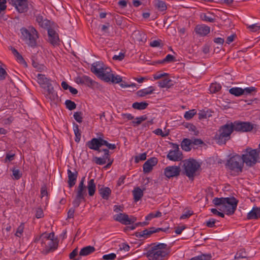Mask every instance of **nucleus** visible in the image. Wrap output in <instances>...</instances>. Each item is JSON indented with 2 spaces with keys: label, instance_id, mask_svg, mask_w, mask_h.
I'll return each mask as SVG.
<instances>
[{
  "label": "nucleus",
  "instance_id": "nucleus-1",
  "mask_svg": "<svg viewBox=\"0 0 260 260\" xmlns=\"http://www.w3.org/2000/svg\"><path fill=\"white\" fill-rule=\"evenodd\" d=\"M233 129L229 123L221 126L214 137L216 143L219 145H225L226 142L231 139Z\"/></svg>",
  "mask_w": 260,
  "mask_h": 260
},
{
  "label": "nucleus",
  "instance_id": "nucleus-2",
  "mask_svg": "<svg viewBox=\"0 0 260 260\" xmlns=\"http://www.w3.org/2000/svg\"><path fill=\"white\" fill-rule=\"evenodd\" d=\"M184 170L183 174L187 176L192 181L196 175V172L200 168L201 166L198 162L193 158H189L183 161Z\"/></svg>",
  "mask_w": 260,
  "mask_h": 260
},
{
  "label": "nucleus",
  "instance_id": "nucleus-3",
  "mask_svg": "<svg viewBox=\"0 0 260 260\" xmlns=\"http://www.w3.org/2000/svg\"><path fill=\"white\" fill-rule=\"evenodd\" d=\"M242 152V158L246 165L249 167L254 166L258 160L256 157V150L248 147L243 150Z\"/></svg>",
  "mask_w": 260,
  "mask_h": 260
},
{
  "label": "nucleus",
  "instance_id": "nucleus-4",
  "mask_svg": "<svg viewBox=\"0 0 260 260\" xmlns=\"http://www.w3.org/2000/svg\"><path fill=\"white\" fill-rule=\"evenodd\" d=\"M244 164V162L242 160V156L238 154H236L231 157L228 160L226 166L231 170L242 172Z\"/></svg>",
  "mask_w": 260,
  "mask_h": 260
},
{
  "label": "nucleus",
  "instance_id": "nucleus-5",
  "mask_svg": "<svg viewBox=\"0 0 260 260\" xmlns=\"http://www.w3.org/2000/svg\"><path fill=\"white\" fill-rule=\"evenodd\" d=\"M170 254V250H154V247L151 248L145 254L149 260H163Z\"/></svg>",
  "mask_w": 260,
  "mask_h": 260
},
{
  "label": "nucleus",
  "instance_id": "nucleus-6",
  "mask_svg": "<svg viewBox=\"0 0 260 260\" xmlns=\"http://www.w3.org/2000/svg\"><path fill=\"white\" fill-rule=\"evenodd\" d=\"M232 127L233 132L235 131L246 132L251 131L253 128V125L250 122L235 121L234 123H229Z\"/></svg>",
  "mask_w": 260,
  "mask_h": 260
},
{
  "label": "nucleus",
  "instance_id": "nucleus-7",
  "mask_svg": "<svg viewBox=\"0 0 260 260\" xmlns=\"http://www.w3.org/2000/svg\"><path fill=\"white\" fill-rule=\"evenodd\" d=\"M225 200L223 209L226 210V214L229 215L233 214L236 210L238 200L234 197L225 198Z\"/></svg>",
  "mask_w": 260,
  "mask_h": 260
},
{
  "label": "nucleus",
  "instance_id": "nucleus-8",
  "mask_svg": "<svg viewBox=\"0 0 260 260\" xmlns=\"http://www.w3.org/2000/svg\"><path fill=\"white\" fill-rule=\"evenodd\" d=\"M21 39L31 47H35L37 45L36 38L33 36L27 29L22 27L20 29Z\"/></svg>",
  "mask_w": 260,
  "mask_h": 260
},
{
  "label": "nucleus",
  "instance_id": "nucleus-9",
  "mask_svg": "<svg viewBox=\"0 0 260 260\" xmlns=\"http://www.w3.org/2000/svg\"><path fill=\"white\" fill-rule=\"evenodd\" d=\"M8 1L15 6L19 13H24L27 11V0H8Z\"/></svg>",
  "mask_w": 260,
  "mask_h": 260
},
{
  "label": "nucleus",
  "instance_id": "nucleus-10",
  "mask_svg": "<svg viewBox=\"0 0 260 260\" xmlns=\"http://www.w3.org/2000/svg\"><path fill=\"white\" fill-rule=\"evenodd\" d=\"M181 171V168L179 166H168L164 169V174L168 178L177 177L180 175Z\"/></svg>",
  "mask_w": 260,
  "mask_h": 260
},
{
  "label": "nucleus",
  "instance_id": "nucleus-11",
  "mask_svg": "<svg viewBox=\"0 0 260 260\" xmlns=\"http://www.w3.org/2000/svg\"><path fill=\"white\" fill-rule=\"evenodd\" d=\"M43 94L46 99L50 100L51 102L55 104L57 102L58 99V95L53 86L50 87L47 90H44Z\"/></svg>",
  "mask_w": 260,
  "mask_h": 260
},
{
  "label": "nucleus",
  "instance_id": "nucleus-12",
  "mask_svg": "<svg viewBox=\"0 0 260 260\" xmlns=\"http://www.w3.org/2000/svg\"><path fill=\"white\" fill-rule=\"evenodd\" d=\"M78 84H85L88 87H93L96 82L87 76H78L75 80Z\"/></svg>",
  "mask_w": 260,
  "mask_h": 260
},
{
  "label": "nucleus",
  "instance_id": "nucleus-13",
  "mask_svg": "<svg viewBox=\"0 0 260 260\" xmlns=\"http://www.w3.org/2000/svg\"><path fill=\"white\" fill-rule=\"evenodd\" d=\"M48 41L53 46L59 44V39L58 34L53 29H48Z\"/></svg>",
  "mask_w": 260,
  "mask_h": 260
},
{
  "label": "nucleus",
  "instance_id": "nucleus-14",
  "mask_svg": "<svg viewBox=\"0 0 260 260\" xmlns=\"http://www.w3.org/2000/svg\"><path fill=\"white\" fill-rule=\"evenodd\" d=\"M94 71L95 72V75L104 81H105L106 77L110 78L111 75L113 74L109 68H104V70H102V71L96 70V69H94Z\"/></svg>",
  "mask_w": 260,
  "mask_h": 260
},
{
  "label": "nucleus",
  "instance_id": "nucleus-15",
  "mask_svg": "<svg viewBox=\"0 0 260 260\" xmlns=\"http://www.w3.org/2000/svg\"><path fill=\"white\" fill-rule=\"evenodd\" d=\"M36 21L41 27L47 29L48 31V29H52L51 28V22L47 19H44L42 15H38L37 16Z\"/></svg>",
  "mask_w": 260,
  "mask_h": 260
},
{
  "label": "nucleus",
  "instance_id": "nucleus-16",
  "mask_svg": "<svg viewBox=\"0 0 260 260\" xmlns=\"http://www.w3.org/2000/svg\"><path fill=\"white\" fill-rule=\"evenodd\" d=\"M68 176V183L70 188L74 186L76 184V181L78 177V172L75 170L74 172H72L70 170L68 169L67 171Z\"/></svg>",
  "mask_w": 260,
  "mask_h": 260
},
{
  "label": "nucleus",
  "instance_id": "nucleus-17",
  "mask_svg": "<svg viewBox=\"0 0 260 260\" xmlns=\"http://www.w3.org/2000/svg\"><path fill=\"white\" fill-rule=\"evenodd\" d=\"M98 191L103 199L108 200L111 193V190L108 187H105L104 185H98Z\"/></svg>",
  "mask_w": 260,
  "mask_h": 260
},
{
  "label": "nucleus",
  "instance_id": "nucleus-18",
  "mask_svg": "<svg viewBox=\"0 0 260 260\" xmlns=\"http://www.w3.org/2000/svg\"><path fill=\"white\" fill-rule=\"evenodd\" d=\"M58 246V241L57 240L55 241H50L48 245H46L45 248L42 251L44 254H47L57 249Z\"/></svg>",
  "mask_w": 260,
  "mask_h": 260
},
{
  "label": "nucleus",
  "instance_id": "nucleus-19",
  "mask_svg": "<svg viewBox=\"0 0 260 260\" xmlns=\"http://www.w3.org/2000/svg\"><path fill=\"white\" fill-rule=\"evenodd\" d=\"M132 37L135 42L144 43L146 41V35L139 30L134 31L132 35Z\"/></svg>",
  "mask_w": 260,
  "mask_h": 260
},
{
  "label": "nucleus",
  "instance_id": "nucleus-20",
  "mask_svg": "<svg viewBox=\"0 0 260 260\" xmlns=\"http://www.w3.org/2000/svg\"><path fill=\"white\" fill-rule=\"evenodd\" d=\"M99 140V138H92L90 141L86 142V146L90 149L96 150L100 152H101V149H100Z\"/></svg>",
  "mask_w": 260,
  "mask_h": 260
},
{
  "label": "nucleus",
  "instance_id": "nucleus-21",
  "mask_svg": "<svg viewBox=\"0 0 260 260\" xmlns=\"http://www.w3.org/2000/svg\"><path fill=\"white\" fill-rule=\"evenodd\" d=\"M196 32L201 36H205L210 32V27L205 25H198L196 26Z\"/></svg>",
  "mask_w": 260,
  "mask_h": 260
},
{
  "label": "nucleus",
  "instance_id": "nucleus-22",
  "mask_svg": "<svg viewBox=\"0 0 260 260\" xmlns=\"http://www.w3.org/2000/svg\"><path fill=\"white\" fill-rule=\"evenodd\" d=\"M260 218V207L254 206L247 214L248 219H257Z\"/></svg>",
  "mask_w": 260,
  "mask_h": 260
},
{
  "label": "nucleus",
  "instance_id": "nucleus-23",
  "mask_svg": "<svg viewBox=\"0 0 260 260\" xmlns=\"http://www.w3.org/2000/svg\"><path fill=\"white\" fill-rule=\"evenodd\" d=\"M85 177H83L80 181L78 186L77 192L76 196L78 198L85 197L86 196V186L84 184Z\"/></svg>",
  "mask_w": 260,
  "mask_h": 260
},
{
  "label": "nucleus",
  "instance_id": "nucleus-24",
  "mask_svg": "<svg viewBox=\"0 0 260 260\" xmlns=\"http://www.w3.org/2000/svg\"><path fill=\"white\" fill-rule=\"evenodd\" d=\"M37 79L38 82L42 88L45 87V86L51 83V80L47 78L45 75L43 74H38Z\"/></svg>",
  "mask_w": 260,
  "mask_h": 260
},
{
  "label": "nucleus",
  "instance_id": "nucleus-25",
  "mask_svg": "<svg viewBox=\"0 0 260 260\" xmlns=\"http://www.w3.org/2000/svg\"><path fill=\"white\" fill-rule=\"evenodd\" d=\"M113 219L116 221H118L121 223L126 225V222L128 221V215L125 213H119L115 215Z\"/></svg>",
  "mask_w": 260,
  "mask_h": 260
},
{
  "label": "nucleus",
  "instance_id": "nucleus-26",
  "mask_svg": "<svg viewBox=\"0 0 260 260\" xmlns=\"http://www.w3.org/2000/svg\"><path fill=\"white\" fill-rule=\"evenodd\" d=\"M95 248L92 246H87L82 248L79 252L80 256H87L94 252Z\"/></svg>",
  "mask_w": 260,
  "mask_h": 260
},
{
  "label": "nucleus",
  "instance_id": "nucleus-27",
  "mask_svg": "<svg viewBox=\"0 0 260 260\" xmlns=\"http://www.w3.org/2000/svg\"><path fill=\"white\" fill-rule=\"evenodd\" d=\"M105 82H111L113 84H117L122 82V78L119 75L115 76L114 74L111 75L110 78L106 77L105 78Z\"/></svg>",
  "mask_w": 260,
  "mask_h": 260
},
{
  "label": "nucleus",
  "instance_id": "nucleus-28",
  "mask_svg": "<svg viewBox=\"0 0 260 260\" xmlns=\"http://www.w3.org/2000/svg\"><path fill=\"white\" fill-rule=\"evenodd\" d=\"M192 140L188 138L183 140L181 144L182 149L185 151H189L191 149Z\"/></svg>",
  "mask_w": 260,
  "mask_h": 260
},
{
  "label": "nucleus",
  "instance_id": "nucleus-29",
  "mask_svg": "<svg viewBox=\"0 0 260 260\" xmlns=\"http://www.w3.org/2000/svg\"><path fill=\"white\" fill-rule=\"evenodd\" d=\"M133 194L135 202H137L143 196V191L139 187H137L133 190Z\"/></svg>",
  "mask_w": 260,
  "mask_h": 260
},
{
  "label": "nucleus",
  "instance_id": "nucleus-30",
  "mask_svg": "<svg viewBox=\"0 0 260 260\" xmlns=\"http://www.w3.org/2000/svg\"><path fill=\"white\" fill-rule=\"evenodd\" d=\"M87 188L89 196L90 197L93 196L94 194L96 189V185L93 179H91L88 181Z\"/></svg>",
  "mask_w": 260,
  "mask_h": 260
},
{
  "label": "nucleus",
  "instance_id": "nucleus-31",
  "mask_svg": "<svg viewBox=\"0 0 260 260\" xmlns=\"http://www.w3.org/2000/svg\"><path fill=\"white\" fill-rule=\"evenodd\" d=\"M229 237V233H224L221 234H216L210 236V238L216 239L220 241H227Z\"/></svg>",
  "mask_w": 260,
  "mask_h": 260
},
{
  "label": "nucleus",
  "instance_id": "nucleus-32",
  "mask_svg": "<svg viewBox=\"0 0 260 260\" xmlns=\"http://www.w3.org/2000/svg\"><path fill=\"white\" fill-rule=\"evenodd\" d=\"M167 157L170 160L175 161L181 160L183 158V156L179 155L177 153L172 151V150H170L168 154Z\"/></svg>",
  "mask_w": 260,
  "mask_h": 260
},
{
  "label": "nucleus",
  "instance_id": "nucleus-33",
  "mask_svg": "<svg viewBox=\"0 0 260 260\" xmlns=\"http://www.w3.org/2000/svg\"><path fill=\"white\" fill-rule=\"evenodd\" d=\"M154 88L153 86H149L148 90L142 89L137 92V95L139 97H143L146 95L151 94L153 92Z\"/></svg>",
  "mask_w": 260,
  "mask_h": 260
},
{
  "label": "nucleus",
  "instance_id": "nucleus-34",
  "mask_svg": "<svg viewBox=\"0 0 260 260\" xmlns=\"http://www.w3.org/2000/svg\"><path fill=\"white\" fill-rule=\"evenodd\" d=\"M172 80L168 78H165L162 80L159 81L158 83V86L161 88H170L173 85L172 83Z\"/></svg>",
  "mask_w": 260,
  "mask_h": 260
},
{
  "label": "nucleus",
  "instance_id": "nucleus-35",
  "mask_svg": "<svg viewBox=\"0 0 260 260\" xmlns=\"http://www.w3.org/2000/svg\"><path fill=\"white\" fill-rule=\"evenodd\" d=\"M148 106V104L146 102H142L140 103L135 102L133 104L132 107L134 109L141 110L145 109Z\"/></svg>",
  "mask_w": 260,
  "mask_h": 260
},
{
  "label": "nucleus",
  "instance_id": "nucleus-36",
  "mask_svg": "<svg viewBox=\"0 0 260 260\" xmlns=\"http://www.w3.org/2000/svg\"><path fill=\"white\" fill-rule=\"evenodd\" d=\"M229 92L236 96L244 94V90L240 87H233L229 90Z\"/></svg>",
  "mask_w": 260,
  "mask_h": 260
},
{
  "label": "nucleus",
  "instance_id": "nucleus-37",
  "mask_svg": "<svg viewBox=\"0 0 260 260\" xmlns=\"http://www.w3.org/2000/svg\"><path fill=\"white\" fill-rule=\"evenodd\" d=\"M104 64L102 62L97 61L94 62L91 64V71L95 75V72L94 71V69H96V70L102 71L104 70Z\"/></svg>",
  "mask_w": 260,
  "mask_h": 260
},
{
  "label": "nucleus",
  "instance_id": "nucleus-38",
  "mask_svg": "<svg viewBox=\"0 0 260 260\" xmlns=\"http://www.w3.org/2000/svg\"><path fill=\"white\" fill-rule=\"evenodd\" d=\"M183 125L184 127L187 128L189 131L194 132V135L197 136L199 134V132L197 130L196 126L193 124L186 122L183 123Z\"/></svg>",
  "mask_w": 260,
  "mask_h": 260
},
{
  "label": "nucleus",
  "instance_id": "nucleus-39",
  "mask_svg": "<svg viewBox=\"0 0 260 260\" xmlns=\"http://www.w3.org/2000/svg\"><path fill=\"white\" fill-rule=\"evenodd\" d=\"M155 6L160 11H165L167 9L166 3L161 1L156 0L155 3Z\"/></svg>",
  "mask_w": 260,
  "mask_h": 260
},
{
  "label": "nucleus",
  "instance_id": "nucleus-40",
  "mask_svg": "<svg viewBox=\"0 0 260 260\" xmlns=\"http://www.w3.org/2000/svg\"><path fill=\"white\" fill-rule=\"evenodd\" d=\"M152 247H154V250H170V248H167V245L165 243H158L157 244L153 243L152 244Z\"/></svg>",
  "mask_w": 260,
  "mask_h": 260
},
{
  "label": "nucleus",
  "instance_id": "nucleus-41",
  "mask_svg": "<svg viewBox=\"0 0 260 260\" xmlns=\"http://www.w3.org/2000/svg\"><path fill=\"white\" fill-rule=\"evenodd\" d=\"M148 224H149V223L147 221L139 222L136 223L135 224H134L132 226H127V227L125 228L124 230L126 231V230H127L128 229H130L131 230H134L137 226H144L148 225Z\"/></svg>",
  "mask_w": 260,
  "mask_h": 260
},
{
  "label": "nucleus",
  "instance_id": "nucleus-42",
  "mask_svg": "<svg viewBox=\"0 0 260 260\" xmlns=\"http://www.w3.org/2000/svg\"><path fill=\"white\" fill-rule=\"evenodd\" d=\"M221 85L217 83H212L210 86V90L212 93H215L219 91L221 89Z\"/></svg>",
  "mask_w": 260,
  "mask_h": 260
},
{
  "label": "nucleus",
  "instance_id": "nucleus-43",
  "mask_svg": "<svg viewBox=\"0 0 260 260\" xmlns=\"http://www.w3.org/2000/svg\"><path fill=\"white\" fill-rule=\"evenodd\" d=\"M32 65L39 72H42L44 71L46 68L45 66H44L43 64H39L34 59H32Z\"/></svg>",
  "mask_w": 260,
  "mask_h": 260
},
{
  "label": "nucleus",
  "instance_id": "nucleus-44",
  "mask_svg": "<svg viewBox=\"0 0 260 260\" xmlns=\"http://www.w3.org/2000/svg\"><path fill=\"white\" fill-rule=\"evenodd\" d=\"M247 258L245 249H240L236 254L234 259Z\"/></svg>",
  "mask_w": 260,
  "mask_h": 260
},
{
  "label": "nucleus",
  "instance_id": "nucleus-45",
  "mask_svg": "<svg viewBox=\"0 0 260 260\" xmlns=\"http://www.w3.org/2000/svg\"><path fill=\"white\" fill-rule=\"evenodd\" d=\"M14 81H15V82L17 84V86L14 85L15 87L17 89H18V90L20 89H23L25 88V85H24L23 82L20 79H19L18 77H16V78H14Z\"/></svg>",
  "mask_w": 260,
  "mask_h": 260
},
{
  "label": "nucleus",
  "instance_id": "nucleus-46",
  "mask_svg": "<svg viewBox=\"0 0 260 260\" xmlns=\"http://www.w3.org/2000/svg\"><path fill=\"white\" fill-rule=\"evenodd\" d=\"M65 105L67 108L71 111L75 109L76 108L75 103L70 100H67L65 101Z\"/></svg>",
  "mask_w": 260,
  "mask_h": 260
},
{
  "label": "nucleus",
  "instance_id": "nucleus-47",
  "mask_svg": "<svg viewBox=\"0 0 260 260\" xmlns=\"http://www.w3.org/2000/svg\"><path fill=\"white\" fill-rule=\"evenodd\" d=\"M201 19L205 21L210 22H215V18H212V17L208 16L206 13H202L200 15Z\"/></svg>",
  "mask_w": 260,
  "mask_h": 260
},
{
  "label": "nucleus",
  "instance_id": "nucleus-48",
  "mask_svg": "<svg viewBox=\"0 0 260 260\" xmlns=\"http://www.w3.org/2000/svg\"><path fill=\"white\" fill-rule=\"evenodd\" d=\"M224 201H225V198H215L213 200V203L215 206L222 205V207L223 208V206L224 205Z\"/></svg>",
  "mask_w": 260,
  "mask_h": 260
},
{
  "label": "nucleus",
  "instance_id": "nucleus-49",
  "mask_svg": "<svg viewBox=\"0 0 260 260\" xmlns=\"http://www.w3.org/2000/svg\"><path fill=\"white\" fill-rule=\"evenodd\" d=\"M197 112L195 109H192L188 111H186L184 114V118L187 120L190 119L196 114Z\"/></svg>",
  "mask_w": 260,
  "mask_h": 260
},
{
  "label": "nucleus",
  "instance_id": "nucleus-50",
  "mask_svg": "<svg viewBox=\"0 0 260 260\" xmlns=\"http://www.w3.org/2000/svg\"><path fill=\"white\" fill-rule=\"evenodd\" d=\"M82 200L85 201V197L78 198V196H76L75 200L73 201V205L74 208L79 207Z\"/></svg>",
  "mask_w": 260,
  "mask_h": 260
},
{
  "label": "nucleus",
  "instance_id": "nucleus-51",
  "mask_svg": "<svg viewBox=\"0 0 260 260\" xmlns=\"http://www.w3.org/2000/svg\"><path fill=\"white\" fill-rule=\"evenodd\" d=\"M142 233L143 235V238L144 239H146L148 237H150L151 235L154 234V230L151 229V228H150L149 229H145L142 231Z\"/></svg>",
  "mask_w": 260,
  "mask_h": 260
},
{
  "label": "nucleus",
  "instance_id": "nucleus-52",
  "mask_svg": "<svg viewBox=\"0 0 260 260\" xmlns=\"http://www.w3.org/2000/svg\"><path fill=\"white\" fill-rule=\"evenodd\" d=\"M143 169L144 173H148L152 171L153 167L148 162L146 161L143 166Z\"/></svg>",
  "mask_w": 260,
  "mask_h": 260
},
{
  "label": "nucleus",
  "instance_id": "nucleus-53",
  "mask_svg": "<svg viewBox=\"0 0 260 260\" xmlns=\"http://www.w3.org/2000/svg\"><path fill=\"white\" fill-rule=\"evenodd\" d=\"M73 117L76 121L79 123L82 122V112H76L73 115Z\"/></svg>",
  "mask_w": 260,
  "mask_h": 260
},
{
  "label": "nucleus",
  "instance_id": "nucleus-54",
  "mask_svg": "<svg viewBox=\"0 0 260 260\" xmlns=\"http://www.w3.org/2000/svg\"><path fill=\"white\" fill-rule=\"evenodd\" d=\"M194 232L191 230H187L183 232V236L184 239H187L194 235Z\"/></svg>",
  "mask_w": 260,
  "mask_h": 260
},
{
  "label": "nucleus",
  "instance_id": "nucleus-55",
  "mask_svg": "<svg viewBox=\"0 0 260 260\" xmlns=\"http://www.w3.org/2000/svg\"><path fill=\"white\" fill-rule=\"evenodd\" d=\"M93 161L94 162L99 165H103L106 164V161L103 157H94Z\"/></svg>",
  "mask_w": 260,
  "mask_h": 260
},
{
  "label": "nucleus",
  "instance_id": "nucleus-56",
  "mask_svg": "<svg viewBox=\"0 0 260 260\" xmlns=\"http://www.w3.org/2000/svg\"><path fill=\"white\" fill-rule=\"evenodd\" d=\"M244 90V94H252L253 92L256 91V88L254 87H250L243 89Z\"/></svg>",
  "mask_w": 260,
  "mask_h": 260
},
{
  "label": "nucleus",
  "instance_id": "nucleus-57",
  "mask_svg": "<svg viewBox=\"0 0 260 260\" xmlns=\"http://www.w3.org/2000/svg\"><path fill=\"white\" fill-rule=\"evenodd\" d=\"M164 61L165 62H171L176 61V59L175 57L172 55L168 54L166 56V57L164 59Z\"/></svg>",
  "mask_w": 260,
  "mask_h": 260
},
{
  "label": "nucleus",
  "instance_id": "nucleus-58",
  "mask_svg": "<svg viewBox=\"0 0 260 260\" xmlns=\"http://www.w3.org/2000/svg\"><path fill=\"white\" fill-rule=\"evenodd\" d=\"M170 144L172 145V147L174 148V150H172V151L177 153L179 155L183 156L182 152L179 150V145L178 144L173 143H171Z\"/></svg>",
  "mask_w": 260,
  "mask_h": 260
},
{
  "label": "nucleus",
  "instance_id": "nucleus-59",
  "mask_svg": "<svg viewBox=\"0 0 260 260\" xmlns=\"http://www.w3.org/2000/svg\"><path fill=\"white\" fill-rule=\"evenodd\" d=\"M116 254L113 253L105 254L103 256V258L105 260H114L116 258Z\"/></svg>",
  "mask_w": 260,
  "mask_h": 260
},
{
  "label": "nucleus",
  "instance_id": "nucleus-60",
  "mask_svg": "<svg viewBox=\"0 0 260 260\" xmlns=\"http://www.w3.org/2000/svg\"><path fill=\"white\" fill-rule=\"evenodd\" d=\"M13 175L16 180L19 179L22 177V174L18 169H13L12 170Z\"/></svg>",
  "mask_w": 260,
  "mask_h": 260
},
{
  "label": "nucleus",
  "instance_id": "nucleus-61",
  "mask_svg": "<svg viewBox=\"0 0 260 260\" xmlns=\"http://www.w3.org/2000/svg\"><path fill=\"white\" fill-rule=\"evenodd\" d=\"M161 41L160 40H154L150 43V46L152 47H162L163 45H161Z\"/></svg>",
  "mask_w": 260,
  "mask_h": 260
},
{
  "label": "nucleus",
  "instance_id": "nucleus-62",
  "mask_svg": "<svg viewBox=\"0 0 260 260\" xmlns=\"http://www.w3.org/2000/svg\"><path fill=\"white\" fill-rule=\"evenodd\" d=\"M17 59L20 62L24 64L26 66H27L26 62L25 61L22 56L18 52L15 55Z\"/></svg>",
  "mask_w": 260,
  "mask_h": 260
},
{
  "label": "nucleus",
  "instance_id": "nucleus-63",
  "mask_svg": "<svg viewBox=\"0 0 260 260\" xmlns=\"http://www.w3.org/2000/svg\"><path fill=\"white\" fill-rule=\"evenodd\" d=\"M147 162H148V163L152 165V167L155 166L158 162V159L156 157H151L150 158L148 159L147 161Z\"/></svg>",
  "mask_w": 260,
  "mask_h": 260
},
{
  "label": "nucleus",
  "instance_id": "nucleus-64",
  "mask_svg": "<svg viewBox=\"0 0 260 260\" xmlns=\"http://www.w3.org/2000/svg\"><path fill=\"white\" fill-rule=\"evenodd\" d=\"M248 28L252 31L255 32L257 30L260 29V25H257V24H252L251 25H249Z\"/></svg>",
  "mask_w": 260,
  "mask_h": 260
}]
</instances>
